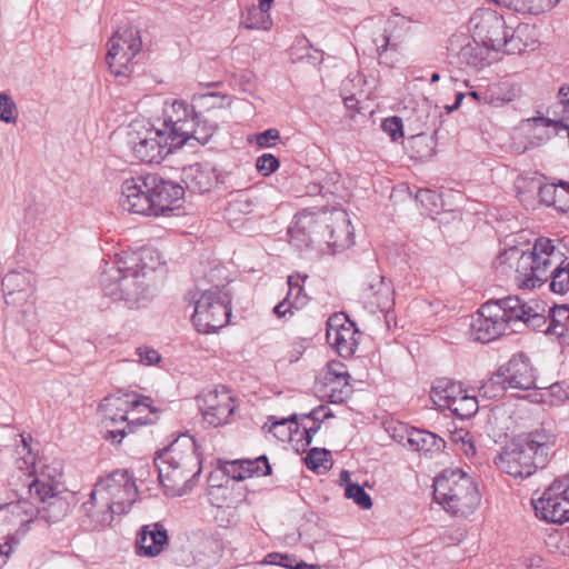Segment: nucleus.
<instances>
[{"label": "nucleus", "instance_id": "obj_1", "mask_svg": "<svg viewBox=\"0 0 569 569\" xmlns=\"http://www.w3.org/2000/svg\"><path fill=\"white\" fill-rule=\"evenodd\" d=\"M495 266L501 273L513 272L515 282L521 289H533L550 279L552 292L569 291V261L548 238L537 239L531 251L517 247L506 249L497 257Z\"/></svg>", "mask_w": 569, "mask_h": 569}, {"label": "nucleus", "instance_id": "obj_2", "mask_svg": "<svg viewBox=\"0 0 569 569\" xmlns=\"http://www.w3.org/2000/svg\"><path fill=\"white\" fill-rule=\"evenodd\" d=\"M545 311V306L536 301L525 302L517 296L490 300L472 319L470 335L475 341L486 343L516 332L518 325L538 329L546 323Z\"/></svg>", "mask_w": 569, "mask_h": 569}, {"label": "nucleus", "instance_id": "obj_3", "mask_svg": "<svg viewBox=\"0 0 569 569\" xmlns=\"http://www.w3.org/2000/svg\"><path fill=\"white\" fill-rule=\"evenodd\" d=\"M158 479L166 493L181 497L196 485L201 472V460L197 453L196 441L189 435H181L154 458Z\"/></svg>", "mask_w": 569, "mask_h": 569}, {"label": "nucleus", "instance_id": "obj_4", "mask_svg": "<svg viewBox=\"0 0 569 569\" xmlns=\"http://www.w3.org/2000/svg\"><path fill=\"white\" fill-rule=\"evenodd\" d=\"M556 440V436L546 429L513 438L501 448L495 458V465L513 478L530 477L539 468H545Z\"/></svg>", "mask_w": 569, "mask_h": 569}, {"label": "nucleus", "instance_id": "obj_5", "mask_svg": "<svg viewBox=\"0 0 569 569\" xmlns=\"http://www.w3.org/2000/svg\"><path fill=\"white\" fill-rule=\"evenodd\" d=\"M153 251L143 250L140 256V261L143 263L141 270L142 276L138 270H133L126 261L119 259L116 262L107 263V267L100 276V286L104 296L113 301H124L129 308L138 306L141 299L146 297L147 283L144 281L146 271L154 270L156 266L146 263L147 258H152Z\"/></svg>", "mask_w": 569, "mask_h": 569}, {"label": "nucleus", "instance_id": "obj_6", "mask_svg": "<svg viewBox=\"0 0 569 569\" xmlns=\"http://www.w3.org/2000/svg\"><path fill=\"white\" fill-rule=\"evenodd\" d=\"M433 498L447 512L459 517L471 515L481 500L477 482L459 468L446 469L435 478Z\"/></svg>", "mask_w": 569, "mask_h": 569}, {"label": "nucleus", "instance_id": "obj_7", "mask_svg": "<svg viewBox=\"0 0 569 569\" xmlns=\"http://www.w3.org/2000/svg\"><path fill=\"white\" fill-rule=\"evenodd\" d=\"M151 399L134 392L118 390L106 396L99 403L102 423L106 429L104 439L112 443H121L128 432L132 431L128 422V413L131 409L143 406L149 408Z\"/></svg>", "mask_w": 569, "mask_h": 569}, {"label": "nucleus", "instance_id": "obj_8", "mask_svg": "<svg viewBox=\"0 0 569 569\" xmlns=\"http://www.w3.org/2000/svg\"><path fill=\"white\" fill-rule=\"evenodd\" d=\"M229 295L218 286L203 290L194 301L192 322L200 333L224 327L231 316Z\"/></svg>", "mask_w": 569, "mask_h": 569}, {"label": "nucleus", "instance_id": "obj_9", "mask_svg": "<svg viewBox=\"0 0 569 569\" xmlns=\"http://www.w3.org/2000/svg\"><path fill=\"white\" fill-rule=\"evenodd\" d=\"M536 372L530 360L518 353L501 366L498 371L481 387L485 396L496 397L506 389L530 390L537 388Z\"/></svg>", "mask_w": 569, "mask_h": 569}, {"label": "nucleus", "instance_id": "obj_10", "mask_svg": "<svg viewBox=\"0 0 569 569\" xmlns=\"http://www.w3.org/2000/svg\"><path fill=\"white\" fill-rule=\"evenodd\" d=\"M127 143L133 157L144 163H160L178 149L157 124L143 130L131 129L128 132Z\"/></svg>", "mask_w": 569, "mask_h": 569}, {"label": "nucleus", "instance_id": "obj_11", "mask_svg": "<svg viewBox=\"0 0 569 569\" xmlns=\"http://www.w3.org/2000/svg\"><path fill=\"white\" fill-rule=\"evenodd\" d=\"M142 41L140 31L132 26L120 27L109 40L106 61L116 76H124L129 64L140 52Z\"/></svg>", "mask_w": 569, "mask_h": 569}, {"label": "nucleus", "instance_id": "obj_12", "mask_svg": "<svg viewBox=\"0 0 569 569\" xmlns=\"http://www.w3.org/2000/svg\"><path fill=\"white\" fill-rule=\"evenodd\" d=\"M536 516L552 523L569 521V477L555 479L542 496L532 500Z\"/></svg>", "mask_w": 569, "mask_h": 569}, {"label": "nucleus", "instance_id": "obj_13", "mask_svg": "<svg viewBox=\"0 0 569 569\" xmlns=\"http://www.w3.org/2000/svg\"><path fill=\"white\" fill-rule=\"evenodd\" d=\"M34 503L21 499L0 507V541L11 546L19 543L20 539L34 522Z\"/></svg>", "mask_w": 569, "mask_h": 569}, {"label": "nucleus", "instance_id": "obj_14", "mask_svg": "<svg viewBox=\"0 0 569 569\" xmlns=\"http://www.w3.org/2000/svg\"><path fill=\"white\" fill-rule=\"evenodd\" d=\"M325 217H331V210H322L319 212L302 211L295 216L292 224L288 229L290 242L295 246L310 247L312 244H326L330 240L328 237L329 223L323 227L320 223Z\"/></svg>", "mask_w": 569, "mask_h": 569}, {"label": "nucleus", "instance_id": "obj_15", "mask_svg": "<svg viewBox=\"0 0 569 569\" xmlns=\"http://www.w3.org/2000/svg\"><path fill=\"white\" fill-rule=\"evenodd\" d=\"M196 111L186 101L174 100L166 102L162 118L158 120V127L169 137L172 144L181 148L187 144V130L192 127Z\"/></svg>", "mask_w": 569, "mask_h": 569}, {"label": "nucleus", "instance_id": "obj_16", "mask_svg": "<svg viewBox=\"0 0 569 569\" xmlns=\"http://www.w3.org/2000/svg\"><path fill=\"white\" fill-rule=\"evenodd\" d=\"M38 501L34 506V522L44 520L48 523H56L63 520L70 510L76 506V495L67 489H56L50 492L40 490L39 493H29Z\"/></svg>", "mask_w": 569, "mask_h": 569}, {"label": "nucleus", "instance_id": "obj_17", "mask_svg": "<svg viewBox=\"0 0 569 569\" xmlns=\"http://www.w3.org/2000/svg\"><path fill=\"white\" fill-rule=\"evenodd\" d=\"M469 29L475 39L488 47L491 51H498L506 37V21L502 16L491 9H478L469 20Z\"/></svg>", "mask_w": 569, "mask_h": 569}, {"label": "nucleus", "instance_id": "obj_18", "mask_svg": "<svg viewBox=\"0 0 569 569\" xmlns=\"http://www.w3.org/2000/svg\"><path fill=\"white\" fill-rule=\"evenodd\" d=\"M395 289L379 270L368 272L360 286V298L371 310L388 311L393 306Z\"/></svg>", "mask_w": 569, "mask_h": 569}, {"label": "nucleus", "instance_id": "obj_19", "mask_svg": "<svg viewBox=\"0 0 569 569\" xmlns=\"http://www.w3.org/2000/svg\"><path fill=\"white\" fill-rule=\"evenodd\" d=\"M198 403L204 420L214 428L227 423L234 410L232 396L224 387L204 391Z\"/></svg>", "mask_w": 569, "mask_h": 569}, {"label": "nucleus", "instance_id": "obj_20", "mask_svg": "<svg viewBox=\"0 0 569 569\" xmlns=\"http://www.w3.org/2000/svg\"><path fill=\"white\" fill-rule=\"evenodd\" d=\"M22 446L19 451L20 455L27 452L29 458H23L24 465H31L33 470L36 471V476H32L31 471L28 472V478H31L27 483L29 493H39L40 490H46V492H50L51 490L62 489L61 488V478H62V466L59 461H52L50 465H42L40 467V471L38 472L36 469L34 458L31 456V450L29 443L24 438L21 439Z\"/></svg>", "mask_w": 569, "mask_h": 569}, {"label": "nucleus", "instance_id": "obj_21", "mask_svg": "<svg viewBox=\"0 0 569 569\" xmlns=\"http://www.w3.org/2000/svg\"><path fill=\"white\" fill-rule=\"evenodd\" d=\"M147 176H138L127 179L121 186V207L142 216H153V207Z\"/></svg>", "mask_w": 569, "mask_h": 569}, {"label": "nucleus", "instance_id": "obj_22", "mask_svg": "<svg viewBox=\"0 0 569 569\" xmlns=\"http://www.w3.org/2000/svg\"><path fill=\"white\" fill-rule=\"evenodd\" d=\"M327 340L343 358L351 357L359 345V331L345 316L335 315L328 320Z\"/></svg>", "mask_w": 569, "mask_h": 569}, {"label": "nucleus", "instance_id": "obj_23", "mask_svg": "<svg viewBox=\"0 0 569 569\" xmlns=\"http://www.w3.org/2000/svg\"><path fill=\"white\" fill-rule=\"evenodd\" d=\"M449 50L456 56L457 63L460 67L481 69L490 64L491 50L475 39L473 36L472 40L465 34L455 36L450 39Z\"/></svg>", "mask_w": 569, "mask_h": 569}, {"label": "nucleus", "instance_id": "obj_24", "mask_svg": "<svg viewBox=\"0 0 569 569\" xmlns=\"http://www.w3.org/2000/svg\"><path fill=\"white\" fill-rule=\"evenodd\" d=\"M153 207V216H164L172 211L174 204L183 197L184 189L172 181L164 180L158 174H147Z\"/></svg>", "mask_w": 569, "mask_h": 569}, {"label": "nucleus", "instance_id": "obj_25", "mask_svg": "<svg viewBox=\"0 0 569 569\" xmlns=\"http://www.w3.org/2000/svg\"><path fill=\"white\" fill-rule=\"evenodd\" d=\"M82 523L89 530L99 531L111 525L114 515V507L101 495L92 488L89 499L82 503Z\"/></svg>", "mask_w": 569, "mask_h": 569}, {"label": "nucleus", "instance_id": "obj_26", "mask_svg": "<svg viewBox=\"0 0 569 569\" xmlns=\"http://www.w3.org/2000/svg\"><path fill=\"white\" fill-rule=\"evenodd\" d=\"M182 181L191 192L206 193L222 183L224 176L209 162L193 163L183 169Z\"/></svg>", "mask_w": 569, "mask_h": 569}, {"label": "nucleus", "instance_id": "obj_27", "mask_svg": "<svg viewBox=\"0 0 569 569\" xmlns=\"http://www.w3.org/2000/svg\"><path fill=\"white\" fill-rule=\"evenodd\" d=\"M410 19L393 13L385 23L382 32L373 38L376 51L381 57L387 50H398L410 29Z\"/></svg>", "mask_w": 569, "mask_h": 569}, {"label": "nucleus", "instance_id": "obj_28", "mask_svg": "<svg viewBox=\"0 0 569 569\" xmlns=\"http://www.w3.org/2000/svg\"><path fill=\"white\" fill-rule=\"evenodd\" d=\"M320 223L327 227L329 223L327 246L335 250L348 248L353 243V230L350 219L346 211L339 209H331V217L321 220Z\"/></svg>", "mask_w": 569, "mask_h": 569}, {"label": "nucleus", "instance_id": "obj_29", "mask_svg": "<svg viewBox=\"0 0 569 569\" xmlns=\"http://www.w3.org/2000/svg\"><path fill=\"white\" fill-rule=\"evenodd\" d=\"M168 542V532L161 523L147 525L138 533L136 552L142 557L153 558L163 551Z\"/></svg>", "mask_w": 569, "mask_h": 569}, {"label": "nucleus", "instance_id": "obj_30", "mask_svg": "<svg viewBox=\"0 0 569 569\" xmlns=\"http://www.w3.org/2000/svg\"><path fill=\"white\" fill-rule=\"evenodd\" d=\"M34 277L29 271H11L2 279V291L6 305H16V295L23 299H31L33 296Z\"/></svg>", "mask_w": 569, "mask_h": 569}, {"label": "nucleus", "instance_id": "obj_31", "mask_svg": "<svg viewBox=\"0 0 569 569\" xmlns=\"http://www.w3.org/2000/svg\"><path fill=\"white\" fill-rule=\"evenodd\" d=\"M536 42L533 29L528 24H521L513 30L507 29L506 37L497 52L521 54L528 49H533Z\"/></svg>", "mask_w": 569, "mask_h": 569}, {"label": "nucleus", "instance_id": "obj_32", "mask_svg": "<svg viewBox=\"0 0 569 569\" xmlns=\"http://www.w3.org/2000/svg\"><path fill=\"white\" fill-rule=\"evenodd\" d=\"M257 198L248 192L233 196L224 209V218L230 227L238 228L254 211Z\"/></svg>", "mask_w": 569, "mask_h": 569}, {"label": "nucleus", "instance_id": "obj_33", "mask_svg": "<svg viewBox=\"0 0 569 569\" xmlns=\"http://www.w3.org/2000/svg\"><path fill=\"white\" fill-rule=\"evenodd\" d=\"M271 7L259 1V4L247 7L241 13L240 24L248 30L268 31L272 28L273 21L269 13Z\"/></svg>", "mask_w": 569, "mask_h": 569}, {"label": "nucleus", "instance_id": "obj_34", "mask_svg": "<svg viewBox=\"0 0 569 569\" xmlns=\"http://www.w3.org/2000/svg\"><path fill=\"white\" fill-rule=\"evenodd\" d=\"M223 550V543L214 536H202L194 551V562L203 568L216 565Z\"/></svg>", "mask_w": 569, "mask_h": 569}, {"label": "nucleus", "instance_id": "obj_35", "mask_svg": "<svg viewBox=\"0 0 569 569\" xmlns=\"http://www.w3.org/2000/svg\"><path fill=\"white\" fill-rule=\"evenodd\" d=\"M409 446L422 452H439L445 448V440L428 430L411 428L407 431Z\"/></svg>", "mask_w": 569, "mask_h": 569}, {"label": "nucleus", "instance_id": "obj_36", "mask_svg": "<svg viewBox=\"0 0 569 569\" xmlns=\"http://www.w3.org/2000/svg\"><path fill=\"white\" fill-rule=\"evenodd\" d=\"M465 390L460 382L447 378L438 379L433 382L430 391V398L435 405L448 408L449 401H456Z\"/></svg>", "mask_w": 569, "mask_h": 569}, {"label": "nucleus", "instance_id": "obj_37", "mask_svg": "<svg viewBox=\"0 0 569 569\" xmlns=\"http://www.w3.org/2000/svg\"><path fill=\"white\" fill-rule=\"evenodd\" d=\"M532 128V138L540 142L549 140L561 131L568 130V126L562 120H553L545 117H533L527 120Z\"/></svg>", "mask_w": 569, "mask_h": 569}, {"label": "nucleus", "instance_id": "obj_38", "mask_svg": "<svg viewBox=\"0 0 569 569\" xmlns=\"http://www.w3.org/2000/svg\"><path fill=\"white\" fill-rule=\"evenodd\" d=\"M217 122L202 117L201 113H196L192 120V127L187 130V143L197 141L200 144H206L217 131Z\"/></svg>", "mask_w": 569, "mask_h": 569}, {"label": "nucleus", "instance_id": "obj_39", "mask_svg": "<svg viewBox=\"0 0 569 569\" xmlns=\"http://www.w3.org/2000/svg\"><path fill=\"white\" fill-rule=\"evenodd\" d=\"M130 475L126 470H117L106 478H101L96 485L94 489L100 491L104 498L112 506V499L120 492L122 485L128 482Z\"/></svg>", "mask_w": 569, "mask_h": 569}, {"label": "nucleus", "instance_id": "obj_40", "mask_svg": "<svg viewBox=\"0 0 569 569\" xmlns=\"http://www.w3.org/2000/svg\"><path fill=\"white\" fill-rule=\"evenodd\" d=\"M550 318L546 332L557 337H566L569 333V306H555L549 309Z\"/></svg>", "mask_w": 569, "mask_h": 569}, {"label": "nucleus", "instance_id": "obj_41", "mask_svg": "<svg viewBox=\"0 0 569 569\" xmlns=\"http://www.w3.org/2000/svg\"><path fill=\"white\" fill-rule=\"evenodd\" d=\"M138 495V489L134 483V480L130 476L128 482L122 485V489L120 492L114 496L112 499V507H114V511L117 515H123L129 511L132 503L136 501Z\"/></svg>", "mask_w": 569, "mask_h": 569}, {"label": "nucleus", "instance_id": "obj_42", "mask_svg": "<svg viewBox=\"0 0 569 569\" xmlns=\"http://www.w3.org/2000/svg\"><path fill=\"white\" fill-rule=\"evenodd\" d=\"M559 0H509V8L529 14H540L551 10Z\"/></svg>", "mask_w": 569, "mask_h": 569}, {"label": "nucleus", "instance_id": "obj_43", "mask_svg": "<svg viewBox=\"0 0 569 569\" xmlns=\"http://www.w3.org/2000/svg\"><path fill=\"white\" fill-rule=\"evenodd\" d=\"M478 400L476 397L466 395V391L456 399L449 401L448 409L459 419H470L478 411Z\"/></svg>", "mask_w": 569, "mask_h": 569}, {"label": "nucleus", "instance_id": "obj_44", "mask_svg": "<svg viewBox=\"0 0 569 569\" xmlns=\"http://www.w3.org/2000/svg\"><path fill=\"white\" fill-rule=\"evenodd\" d=\"M306 279L307 276L301 277L300 274H291L288 277L289 291L286 298L291 300L296 310L303 308L309 300L302 287V282Z\"/></svg>", "mask_w": 569, "mask_h": 569}, {"label": "nucleus", "instance_id": "obj_45", "mask_svg": "<svg viewBox=\"0 0 569 569\" xmlns=\"http://www.w3.org/2000/svg\"><path fill=\"white\" fill-rule=\"evenodd\" d=\"M350 379V375L347 371L346 366L340 361H330L327 365L326 371L323 373V381L327 386L330 385H348V380Z\"/></svg>", "mask_w": 569, "mask_h": 569}, {"label": "nucleus", "instance_id": "obj_46", "mask_svg": "<svg viewBox=\"0 0 569 569\" xmlns=\"http://www.w3.org/2000/svg\"><path fill=\"white\" fill-rule=\"evenodd\" d=\"M19 111L17 103L6 92H0V121L8 124H16Z\"/></svg>", "mask_w": 569, "mask_h": 569}, {"label": "nucleus", "instance_id": "obj_47", "mask_svg": "<svg viewBox=\"0 0 569 569\" xmlns=\"http://www.w3.org/2000/svg\"><path fill=\"white\" fill-rule=\"evenodd\" d=\"M267 562L288 569H311L312 567L303 561H298L295 556L288 553L272 552L267 556Z\"/></svg>", "mask_w": 569, "mask_h": 569}, {"label": "nucleus", "instance_id": "obj_48", "mask_svg": "<svg viewBox=\"0 0 569 569\" xmlns=\"http://www.w3.org/2000/svg\"><path fill=\"white\" fill-rule=\"evenodd\" d=\"M345 496L353 500L362 509H370L372 507L370 496L358 483H349L346 487Z\"/></svg>", "mask_w": 569, "mask_h": 569}, {"label": "nucleus", "instance_id": "obj_49", "mask_svg": "<svg viewBox=\"0 0 569 569\" xmlns=\"http://www.w3.org/2000/svg\"><path fill=\"white\" fill-rule=\"evenodd\" d=\"M412 149H416L415 157L420 160L429 159L433 154L432 141L423 134H417L412 138Z\"/></svg>", "mask_w": 569, "mask_h": 569}, {"label": "nucleus", "instance_id": "obj_50", "mask_svg": "<svg viewBox=\"0 0 569 569\" xmlns=\"http://www.w3.org/2000/svg\"><path fill=\"white\" fill-rule=\"evenodd\" d=\"M279 167V160L271 153H263L256 160V169L263 177L270 176L277 171Z\"/></svg>", "mask_w": 569, "mask_h": 569}, {"label": "nucleus", "instance_id": "obj_51", "mask_svg": "<svg viewBox=\"0 0 569 569\" xmlns=\"http://www.w3.org/2000/svg\"><path fill=\"white\" fill-rule=\"evenodd\" d=\"M253 469L248 468L244 460L232 461L224 467V472L233 480H244L253 475Z\"/></svg>", "mask_w": 569, "mask_h": 569}, {"label": "nucleus", "instance_id": "obj_52", "mask_svg": "<svg viewBox=\"0 0 569 569\" xmlns=\"http://www.w3.org/2000/svg\"><path fill=\"white\" fill-rule=\"evenodd\" d=\"M325 393L331 403H342L350 395V386L348 385H330L325 383Z\"/></svg>", "mask_w": 569, "mask_h": 569}, {"label": "nucleus", "instance_id": "obj_53", "mask_svg": "<svg viewBox=\"0 0 569 569\" xmlns=\"http://www.w3.org/2000/svg\"><path fill=\"white\" fill-rule=\"evenodd\" d=\"M328 455L329 451L326 449L312 448L305 457V463L310 470H317L320 467L327 468L326 462L328 461Z\"/></svg>", "mask_w": 569, "mask_h": 569}, {"label": "nucleus", "instance_id": "obj_54", "mask_svg": "<svg viewBox=\"0 0 569 569\" xmlns=\"http://www.w3.org/2000/svg\"><path fill=\"white\" fill-rule=\"evenodd\" d=\"M381 129L386 132L392 141H397L403 137V124L400 117H389L381 123Z\"/></svg>", "mask_w": 569, "mask_h": 569}, {"label": "nucleus", "instance_id": "obj_55", "mask_svg": "<svg viewBox=\"0 0 569 569\" xmlns=\"http://www.w3.org/2000/svg\"><path fill=\"white\" fill-rule=\"evenodd\" d=\"M224 97L220 96L216 92L202 93L193 97V101L198 103L200 107H206L208 109L211 108H221Z\"/></svg>", "mask_w": 569, "mask_h": 569}, {"label": "nucleus", "instance_id": "obj_56", "mask_svg": "<svg viewBox=\"0 0 569 569\" xmlns=\"http://www.w3.org/2000/svg\"><path fill=\"white\" fill-rule=\"evenodd\" d=\"M244 463L248 468L253 469V475L269 476L271 473V466L269 465L268 458L266 456H260L256 459H244Z\"/></svg>", "mask_w": 569, "mask_h": 569}, {"label": "nucleus", "instance_id": "obj_57", "mask_svg": "<svg viewBox=\"0 0 569 569\" xmlns=\"http://www.w3.org/2000/svg\"><path fill=\"white\" fill-rule=\"evenodd\" d=\"M137 355L139 357V362L143 366H153L161 361L160 353L148 346L139 347L137 349Z\"/></svg>", "mask_w": 569, "mask_h": 569}, {"label": "nucleus", "instance_id": "obj_58", "mask_svg": "<svg viewBox=\"0 0 569 569\" xmlns=\"http://www.w3.org/2000/svg\"><path fill=\"white\" fill-rule=\"evenodd\" d=\"M558 184H545L539 188V197L540 200L546 204H555L557 201H560V198H563L565 194H558Z\"/></svg>", "mask_w": 569, "mask_h": 569}, {"label": "nucleus", "instance_id": "obj_59", "mask_svg": "<svg viewBox=\"0 0 569 569\" xmlns=\"http://www.w3.org/2000/svg\"><path fill=\"white\" fill-rule=\"evenodd\" d=\"M280 139V132L277 129H268L257 134V144L261 148H270Z\"/></svg>", "mask_w": 569, "mask_h": 569}, {"label": "nucleus", "instance_id": "obj_60", "mask_svg": "<svg viewBox=\"0 0 569 569\" xmlns=\"http://www.w3.org/2000/svg\"><path fill=\"white\" fill-rule=\"evenodd\" d=\"M483 102L491 104L493 107H501L506 102L511 101V97H502L500 94V89H488L483 92L482 96Z\"/></svg>", "mask_w": 569, "mask_h": 569}, {"label": "nucleus", "instance_id": "obj_61", "mask_svg": "<svg viewBox=\"0 0 569 569\" xmlns=\"http://www.w3.org/2000/svg\"><path fill=\"white\" fill-rule=\"evenodd\" d=\"M295 307L291 303L290 299L284 298L282 301H280L278 305L273 308V313L279 318H286L287 316H293L295 315Z\"/></svg>", "mask_w": 569, "mask_h": 569}, {"label": "nucleus", "instance_id": "obj_62", "mask_svg": "<svg viewBox=\"0 0 569 569\" xmlns=\"http://www.w3.org/2000/svg\"><path fill=\"white\" fill-rule=\"evenodd\" d=\"M558 99H559V103L562 107L560 120L563 121L565 119L569 118V86L563 84L559 88Z\"/></svg>", "mask_w": 569, "mask_h": 569}, {"label": "nucleus", "instance_id": "obj_63", "mask_svg": "<svg viewBox=\"0 0 569 569\" xmlns=\"http://www.w3.org/2000/svg\"><path fill=\"white\" fill-rule=\"evenodd\" d=\"M321 427V421H316L311 427L305 428V445L310 446L313 439V436L319 431Z\"/></svg>", "mask_w": 569, "mask_h": 569}, {"label": "nucleus", "instance_id": "obj_64", "mask_svg": "<svg viewBox=\"0 0 569 569\" xmlns=\"http://www.w3.org/2000/svg\"><path fill=\"white\" fill-rule=\"evenodd\" d=\"M11 552H12V546L8 542L0 541V568L3 565H6Z\"/></svg>", "mask_w": 569, "mask_h": 569}]
</instances>
